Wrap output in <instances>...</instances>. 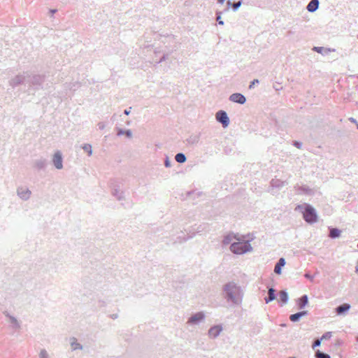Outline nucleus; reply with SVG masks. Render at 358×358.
Masks as SVG:
<instances>
[{"mask_svg": "<svg viewBox=\"0 0 358 358\" xmlns=\"http://www.w3.org/2000/svg\"><path fill=\"white\" fill-rule=\"evenodd\" d=\"M222 296L228 303L233 306H240L243 301V293L240 286L231 281L222 287Z\"/></svg>", "mask_w": 358, "mask_h": 358, "instance_id": "1", "label": "nucleus"}, {"mask_svg": "<svg viewBox=\"0 0 358 358\" xmlns=\"http://www.w3.org/2000/svg\"><path fill=\"white\" fill-rule=\"evenodd\" d=\"M295 210L303 214V220L308 224H314L318 220L316 210L308 203H305L303 204L297 205Z\"/></svg>", "mask_w": 358, "mask_h": 358, "instance_id": "2", "label": "nucleus"}, {"mask_svg": "<svg viewBox=\"0 0 358 358\" xmlns=\"http://www.w3.org/2000/svg\"><path fill=\"white\" fill-rule=\"evenodd\" d=\"M231 251L237 255H243L252 250V247L250 243V241L244 242H234L230 245Z\"/></svg>", "mask_w": 358, "mask_h": 358, "instance_id": "3", "label": "nucleus"}, {"mask_svg": "<svg viewBox=\"0 0 358 358\" xmlns=\"http://www.w3.org/2000/svg\"><path fill=\"white\" fill-rule=\"evenodd\" d=\"M30 77V74L28 72H24L22 74H19L10 79L9 81L10 85L15 87L19 85L27 83V78Z\"/></svg>", "mask_w": 358, "mask_h": 358, "instance_id": "4", "label": "nucleus"}, {"mask_svg": "<svg viewBox=\"0 0 358 358\" xmlns=\"http://www.w3.org/2000/svg\"><path fill=\"white\" fill-rule=\"evenodd\" d=\"M216 120L222 124L224 128L229 126L230 120L226 111L220 110L216 113Z\"/></svg>", "mask_w": 358, "mask_h": 358, "instance_id": "5", "label": "nucleus"}, {"mask_svg": "<svg viewBox=\"0 0 358 358\" xmlns=\"http://www.w3.org/2000/svg\"><path fill=\"white\" fill-rule=\"evenodd\" d=\"M284 185L285 182L283 180H271L268 192L274 195L277 194Z\"/></svg>", "mask_w": 358, "mask_h": 358, "instance_id": "6", "label": "nucleus"}, {"mask_svg": "<svg viewBox=\"0 0 358 358\" xmlns=\"http://www.w3.org/2000/svg\"><path fill=\"white\" fill-rule=\"evenodd\" d=\"M205 319V314L203 312H198L191 317L187 320V324L190 325H196L201 322Z\"/></svg>", "mask_w": 358, "mask_h": 358, "instance_id": "7", "label": "nucleus"}, {"mask_svg": "<svg viewBox=\"0 0 358 358\" xmlns=\"http://www.w3.org/2000/svg\"><path fill=\"white\" fill-rule=\"evenodd\" d=\"M17 196L24 201H27L30 198L31 192L25 186L18 187L17 189Z\"/></svg>", "mask_w": 358, "mask_h": 358, "instance_id": "8", "label": "nucleus"}, {"mask_svg": "<svg viewBox=\"0 0 358 358\" xmlns=\"http://www.w3.org/2000/svg\"><path fill=\"white\" fill-rule=\"evenodd\" d=\"M44 76L33 75L27 78V83L34 86L40 87L44 81Z\"/></svg>", "mask_w": 358, "mask_h": 358, "instance_id": "9", "label": "nucleus"}, {"mask_svg": "<svg viewBox=\"0 0 358 358\" xmlns=\"http://www.w3.org/2000/svg\"><path fill=\"white\" fill-rule=\"evenodd\" d=\"M111 193L117 200L122 201L124 199V194L122 188L119 185H114L111 189Z\"/></svg>", "mask_w": 358, "mask_h": 358, "instance_id": "10", "label": "nucleus"}, {"mask_svg": "<svg viewBox=\"0 0 358 358\" xmlns=\"http://www.w3.org/2000/svg\"><path fill=\"white\" fill-rule=\"evenodd\" d=\"M222 329L221 324L214 325L209 329L208 335L210 338H216L220 334Z\"/></svg>", "mask_w": 358, "mask_h": 358, "instance_id": "11", "label": "nucleus"}, {"mask_svg": "<svg viewBox=\"0 0 358 358\" xmlns=\"http://www.w3.org/2000/svg\"><path fill=\"white\" fill-rule=\"evenodd\" d=\"M229 101L239 104H244L246 102L245 96L241 93H234L230 95Z\"/></svg>", "mask_w": 358, "mask_h": 358, "instance_id": "12", "label": "nucleus"}, {"mask_svg": "<svg viewBox=\"0 0 358 358\" xmlns=\"http://www.w3.org/2000/svg\"><path fill=\"white\" fill-rule=\"evenodd\" d=\"M62 162V155L60 151H57L53 155L52 163L56 169H61L63 166Z\"/></svg>", "mask_w": 358, "mask_h": 358, "instance_id": "13", "label": "nucleus"}, {"mask_svg": "<svg viewBox=\"0 0 358 358\" xmlns=\"http://www.w3.org/2000/svg\"><path fill=\"white\" fill-rule=\"evenodd\" d=\"M350 305L349 303H343L336 308V313L338 315H345L346 313L349 311L350 309Z\"/></svg>", "mask_w": 358, "mask_h": 358, "instance_id": "14", "label": "nucleus"}, {"mask_svg": "<svg viewBox=\"0 0 358 358\" xmlns=\"http://www.w3.org/2000/svg\"><path fill=\"white\" fill-rule=\"evenodd\" d=\"M285 259L283 257L280 258L274 267L275 273L277 275H280L282 273V268L285 265Z\"/></svg>", "mask_w": 358, "mask_h": 358, "instance_id": "15", "label": "nucleus"}, {"mask_svg": "<svg viewBox=\"0 0 358 358\" xmlns=\"http://www.w3.org/2000/svg\"><path fill=\"white\" fill-rule=\"evenodd\" d=\"M297 191L299 194H303L309 196L313 195L315 193V190L313 189H311L306 185L298 187Z\"/></svg>", "mask_w": 358, "mask_h": 358, "instance_id": "16", "label": "nucleus"}, {"mask_svg": "<svg viewBox=\"0 0 358 358\" xmlns=\"http://www.w3.org/2000/svg\"><path fill=\"white\" fill-rule=\"evenodd\" d=\"M319 5H320L319 0H311L308 3V4L306 7V9L310 13H314L318 9Z\"/></svg>", "mask_w": 358, "mask_h": 358, "instance_id": "17", "label": "nucleus"}, {"mask_svg": "<svg viewBox=\"0 0 358 358\" xmlns=\"http://www.w3.org/2000/svg\"><path fill=\"white\" fill-rule=\"evenodd\" d=\"M308 303V295L303 294L296 301V305L299 309H303Z\"/></svg>", "mask_w": 358, "mask_h": 358, "instance_id": "18", "label": "nucleus"}, {"mask_svg": "<svg viewBox=\"0 0 358 358\" xmlns=\"http://www.w3.org/2000/svg\"><path fill=\"white\" fill-rule=\"evenodd\" d=\"M276 299L275 289L273 287H269L268 289V296L264 298L266 303H268Z\"/></svg>", "mask_w": 358, "mask_h": 358, "instance_id": "19", "label": "nucleus"}, {"mask_svg": "<svg viewBox=\"0 0 358 358\" xmlns=\"http://www.w3.org/2000/svg\"><path fill=\"white\" fill-rule=\"evenodd\" d=\"M329 236L332 239H335L341 236V231L338 228L329 227Z\"/></svg>", "mask_w": 358, "mask_h": 358, "instance_id": "20", "label": "nucleus"}, {"mask_svg": "<svg viewBox=\"0 0 358 358\" xmlns=\"http://www.w3.org/2000/svg\"><path fill=\"white\" fill-rule=\"evenodd\" d=\"M46 165L47 160L43 158H40L34 162V166L38 170L44 169Z\"/></svg>", "mask_w": 358, "mask_h": 358, "instance_id": "21", "label": "nucleus"}, {"mask_svg": "<svg viewBox=\"0 0 358 358\" xmlns=\"http://www.w3.org/2000/svg\"><path fill=\"white\" fill-rule=\"evenodd\" d=\"M241 4H242L241 0H240L237 2H234V3L231 2L230 1H228L227 3V8L225 9V10L226 11L228 10L229 8L230 7H231L232 9L234 10V11H236L241 7Z\"/></svg>", "mask_w": 358, "mask_h": 358, "instance_id": "22", "label": "nucleus"}, {"mask_svg": "<svg viewBox=\"0 0 358 358\" xmlns=\"http://www.w3.org/2000/svg\"><path fill=\"white\" fill-rule=\"evenodd\" d=\"M117 135L118 136L122 135H126L128 138H132V132L130 129H123L122 128L117 127Z\"/></svg>", "mask_w": 358, "mask_h": 358, "instance_id": "23", "label": "nucleus"}, {"mask_svg": "<svg viewBox=\"0 0 358 358\" xmlns=\"http://www.w3.org/2000/svg\"><path fill=\"white\" fill-rule=\"evenodd\" d=\"M313 50L315 52H317L320 54H328L330 52H334L335 49H331V48H324V47H313Z\"/></svg>", "mask_w": 358, "mask_h": 358, "instance_id": "24", "label": "nucleus"}, {"mask_svg": "<svg viewBox=\"0 0 358 358\" xmlns=\"http://www.w3.org/2000/svg\"><path fill=\"white\" fill-rule=\"evenodd\" d=\"M5 315L6 317H8L9 318L10 322L11 323L13 328L19 329L20 327V324L19 322L15 317L10 315L8 313H5Z\"/></svg>", "mask_w": 358, "mask_h": 358, "instance_id": "25", "label": "nucleus"}, {"mask_svg": "<svg viewBox=\"0 0 358 358\" xmlns=\"http://www.w3.org/2000/svg\"><path fill=\"white\" fill-rule=\"evenodd\" d=\"M71 346L73 350H83V346L78 343L77 339L75 337L71 338Z\"/></svg>", "mask_w": 358, "mask_h": 358, "instance_id": "26", "label": "nucleus"}, {"mask_svg": "<svg viewBox=\"0 0 358 358\" xmlns=\"http://www.w3.org/2000/svg\"><path fill=\"white\" fill-rule=\"evenodd\" d=\"M280 301L282 303L285 304L289 301V294L286 290H281L279 293Z\"/></svg>", "mask_w": 358, "mask_h": 358, "instance_id": "27", "label": "nucleus"}, {"mask_svg": "<svg viewBox=\"0 0 358 358\" xmlns=\"http://www.w3.org/2000/svg\"><path fill=\"white\" fill-rule=\"evenodd\" d=\"M187 142L189 145H196L199 141V135H191L188 138H187Z\"/></svg>", "mask_w": 358, "mask_h": 358, "instance_id": "28", "label": "nucleus"}, {"mask_svg": "<svg viewBox=\"0 0 358 358\" xmlns=\"http://www.w3.org/2000/svg\"><path fill=\"white\" fill-rule=\"evenodd\" d=\"M175 160L180 164H183L187 161V157L184 153L178 152L175 156Z\"/></svg>", "mask_w": 358, "mask_h": 358, "instance_id": "29", "label": "nucleus"}, {"mask_svg": "<svg viewBox=\"0 0 358 358\" xmlns=\"http://www.w3.org/2000/svg\"><path fill=\"white\" fill-rule=\"evenodd\" d=\"M301 318H302V317L299 315V312H297V313H294V314H292V315H290V316H289V320H290L292 322H299Z\"/></svg>", "mask_w": 358, "mask_h": 358, "instance_id": "30", "label": "nucleus"}, {"mask_svg": "<svg viewBox=\"0 0 358 358\" xmlns=\"http://www.w3.org/2000/svg\"><path fill=\"white\" fill-rule=\"evenodd\" d=\"M315 357L316 358H331L329 355H328L325 352H323L319 350L315 352Z\"/></svg>", "mask_w": 358, "mask_h": 358, "instance_id": "31", "label": "nucleus"}, {"mask_svg": "<svg viewBox=\"0 0 358 358\" xmlns=\"http://www.w3.org/2000/svg\"><path fill=\"white\" fill-rule=\"evenodd\" d=\"M83 149L88 154L89 156L92 155V148L90 144H84Z\"/></svg>", "mask_w": 358, "mask_h": 358, "instance_id": "32", "label": "nucleus"}, {"mask_svg": "<svg viewBox=\"0 0 358 358\" xmlns=\"http://www.w3.org/2000/svg\"><path fill=\"white\" fill-rule=\"evenodd\" d=\"M232 240V236L230 234L225 236L223 238L222 243L224 245H229Z\"/></svg>", "mask_w": 358, "mask_h": 358, "instance_id": "33", "label": "nucleus"}, {"mask_svg": "<svg viewBox=\"0 0 358 358\" xmlns=\"http://www.w3.org/2000/svg\"><path fill=\"white\" fill-rule=\"evenodd\" d=\"M322 339L321 338L320 339H316L314 341V342L313 343V345H312V348L313 349L317 348V347H320V345H321V342H322Z\"/></svg>", "mask_w": 358, "mask_h": 358, "instance_id": "34", "label": "nucleus"}, {"mask_svg": "<svg viewBox=\"0 0 358 358\" xmlns=\"http://www.w3.org/2000/svg\"><path fill=\"white\" fill-rule=\"evenodd\" d=\"M221 14H222L221 12H217L216 13V15H217L216 20H217V21L219 24L223 25L224 24V21L222 20V19H221Z\"/></svg>", "mask_w": 358, "mask_h": 358, "instance_id": "35", "label": "nucleus"}, {"mask_svg": "<svg viewBox=\"0 0 358 358\" xmlns=\"http://www.w3.org/2000/svg\"><path fill=\"white\" fill-rule=\"evenodd\" d=\"M331 337V332L328 331V332L324 333L322 335L321 339L322 340H327V339H329Z\"/></svg>", "mask_w": 358, "mask_h": 358, "instance_id": "36", "label": "nucleus"}, {"mask_svg": "<svg viewBox=\"0 0 358 358\" xmlns=\"http://www.w3.org/2000/svg\"><path fill=\"white\" fill-rule=\"evenodd\" d=\"M40 358H48V352L45 350H41L39 355Z\"/></svg>", "mask_w": 358, "mask_h": 358, "instance_id": "37", "label": "nucleus"}, {"mask_svg": "<svg viewBox=\"0 0 358 358\" xmlns=\"http://www.w3.org/2000/svg\"><path fill=\"white\" fill-rule=\"evenodd\" d=\"M164 166L166 167V168H169L171 166V161L169 158V157H166V159L164 160Z\"/></svg>", "mask_w": 358, "mask_h": 358, "instance_id": "38", "label": "nucleus"}, {"mask_svg": "<svg viewBox=\"0 0 358 358\" xmlns=\"http://www.w3.org/2000/svg\"><path fill=\"white\" fill-rule=\"evenodd\" d=\"M293 145H294L296 148H299V149H301V147H302V143H301V142H300V141H294Z\"/></svg>", "mask_w": 358, "mask_h": 358, "instance_id": "39", "label": "nucleus"}, {"mask_svg": "<svg viewBox=\"0 0 358 358\" xmlns=\"http://www.w3.org/2000/svg\"><path fill=\"white\" fill-rule=\"evenodd\" d=\"M259 83V80H258V79H255V80H253L250 83V85H249V88H250V89H252V88L254 87V85H255V84H257V83Z\"/></svg>", "mask_w": 358, "mask_h": 358, "instance_id": "40", "label": "nucleus"}, {"mask_svg": "<svg viewBox=\"0 0 358 358\" xmlns=\"http://www.w3.org/2000/svg\"><path fill=\"white\" fill-rule=\"evenodd\" d=\"M304 277L308 280H310V281H313V276L311 275L309 273H306L304 274Z\"/></svg>", "mask_w": 358, "mask_h": 358, "instance_id": "41", "label": "nucleus"}, {"mask_svg": "<svg viewBox=\"0 0 358 358\" xmlns=\"http://www.w3.org/2000/svg\"><path fill=\"white\" fill-rule=\"evenodd\" d=\"M299 315H300L302 317H304V316H306V315L308 314V311H307V310H301V311H299Z\"/></svg>", "mask_w": 358, "mask_h": 358, "instance_id": "42", "label": "nucleus"}, {"mask_svg": "<svg viewBox=\"0 0 358 358\" xmlns=\"http://www.w3.org/2000/svg\"><path fill=\"white\" fill-rule=\"evenodd\" d=\"M109 317L113 319V320H115L117 318H118L119 315L117 313H114V314H111L109 315Z\"/></svg>", "mask_w": 358, "mask_h": 358, "instance_id": "43", "label": "nucleus"}, {"mask_svg": "<svg viewBox=\"0 0 358 358\" xmlns=\"http://www.w3.org/2000/svg\"><path fill=\"white\" fill-rule=\"evenodd\" d=\"M98 127H99V129L102 130V129H103L105 128V127H106V126H105V124H104V123H103V122H99V123L98 124Z\"/></svg>", "mask_w": 358, "mask_h": 358, "instance_id": "44", "label": "nucleus"}, {"mask_svg": "<svg viewBox=\"0 0 358 358\" xmlns=\"http://www.w3.org/2000/svg\"><path fill=\"white\" fill-rule=\"evenodd\" d=\"M80 87V83H74L72 84V86L70 87L71 89H72L73 87Z\"/></svg>", "mask_w": 358, "mask_h": 358, "instance_id": "45", "label": "nucleus"}, {"mask_svg": "<svg viewBox=\"0 0 358 358\" xmlns=\"http://www.w3.org/2000/svg\"><path fill=\"white\" fill-rule=\"evenodd\" d=\"M131 107L129 108V109H125L124 111V113L126 115H129L130 114V110H131Z\"/></svg>", "mask_w": 358, "mask_h": 358, "instance_id": "46", "label": "nucleus"}, {"mask_svg": "<svg viewBox=\"0 0 358 358\" xmlns=\"http://www.w3.org/2000/svg\"><path fill=\"white\" fill-rule=\"evenodd\" d=\"M349 120L352 123L357 124L356 119H355L354 117H350Z\"/></svg>", "mask_w": 358, "mask_h": 358, "instance_id": "47", "label": "nucleus"}, {"mask_svg": "<svg viewBox=\"0 0 358 358\" xmlns=\"http://www.w3.org/2000/svg\"><path fill=\"white\" fill-rule=\"evenodd\" d=\"M195 193V191H188L187 192V196H189L190 195Z\"/></svg>", "mask_w": 358, "mask_h": 358, "instance_id": "48", "label": "nucleus"}, {"mask_svg": "<svg viewBox=\"0 0 358 358\" xmlns=\"http://www.w3.org/2000/svg\"><path fill=\"white\" fill-rule=\"evenodd\" d=\"M166 56L164 55H163V57L160 59V60H159V63H161V62H162L163 61H165V60H166Z\"/></svg>", "mask_w": 358, "mask_h": 358, "instance_id": "49", "label": "nucleus"}, {"mask_svg": "<svg viewBox=\"0 0 358 358\" xmlns=\"http://www.w3.org/2000/svg\"><path fill=\"white\" fill-rule=\"evenodd\" d=\"M225 0H217V3L222 4L224 2Z\"/></svg>", "mask_w": 358, "mask_h": 358, "instance_id": "50", "label": "nucleus"}, {"mask_svg": "<svg viewBox=\"0 0 358 358\" xmlns=\"http://www.w3.org/2000/svg\"><path fill=\"white\" fill-rule=\"evenodd\" d=\"M50 12H51L52 13H56V12H57V10H56V9H52V10H50Z\"/></svg>", "mask_w": 358, "mask_h": 358, "instance_id": "51", "label": "nucleus"}, {"mask_svg": "<svg viewBox=\"0 0 358 358\" xmlns=\"http://www.w3.org/2000/svg\"><path fill=\"white\" fill-rule=\"evenodd\" d=\"M202 193L201 192H196L197 196H200Z\"/></svg>", "mask_w": 358, "mask_h": 358, "instance_id": "52", "label": "nucleus"}, {"mask_svg": "<svg viewBox=\"0 0 358 358\" xmlns=\"http://www.w3.org/2000/svg\"><path fill=\"white\" fill-rule=\"evenodd\" d=\"M355 272H356V273H358V266H356V268H355Z\"/></svg>", "mask_w": 358, "mask_h": 358, "instance_id": "53", "label": "nucleus"}, {"mask_svg": "<svg viewBox=\"0 0 358 358\" xmlns=\"http://www.w3.org/2000/svg\"><path fill=\"white\" fill-rule=\"evenodd\" d=\"M281 326L282 327H286V324H282Z\"/></svg>", "mask_w": 358, "mask_h": 358, "instance_id": "54", "label": "nucleus"}, {"mask_svg": "<svg viewBox=\"0 0 358 358\" xmlns=\"http://www.w3.org/2000/svg\"><path fill=\"white\" fill-rule=\"evenodd\" d=\"M275 90H278V86H276V87H275Z\"/></svg>", "mask_w": 358, "mask_h": 358, "instance_id": "55", "label": "nucleus"}, {"mask_svg": "<svg viewBox=\"0 0 358 358\" xmlns=\"http://www.w3.org/2000/svg\"><path fill=\"white\" fill-rule=\"evenodd\" d=\"M275 90H278V86H276V87H275Z\"/></svg>", "mask_w": 358, "mask_h": 358, "instance_id": "56", "label": "nucleus"}, {"mask_svg": "<svg viewBox=\"0 0 358 358\" xmlns=\"http://www.w3.org/2000/svg\"><path fill=\"white\" fill-rule=\"evenodd\" d=\"M234 238H236V239H237L238 241H239V239L236 238V236H234Z\"/></svg>", "mask_w": 358, "mask_h": 358, "instance_id": "57", "label": "nucleus"}, {"mask_svg": "<svg viewBox=\"0 0 358 358\" xmlns=\"http://www.w3.org/2000/svg\"><path fill=\"white\" fill-rule=\"evenodd\" d=\"M288 358H296L295 357H289Z\"/></svg>", "mask_w": 358, "mask_h": 358, "instance_id": "58", "label": "nucleus"}, {"mask_svg": "<svg viewBox=\"0 0 358 358\" xmlns=\"http://www.w3.org/2000/svg\"><path fill=\"white\" fill-rule=\"evenodd\" d=\"M357 129H358V123L357 124Z\"/></svg>", "mask_w": 358, "mask_h": 358, "instance_id": "59", "label": "nucleus"}, {"mask_svg": "<svg viewBox=\"0 0 358 358\" xmlns=\"http://www.w3.org/2000/svg\"><path fill=\"white\" fill-rule=\"evenodd\" d=\"M357 248H358V243H357Z\"/></svg>", "mask_w": 358, "mask_h": 358, "instance_id": "60", "label": "nucleus"}, {"mask_svg": "<svg viewBox=\"0 0 358 358\" xmlns=\"http://www.w3.org/2000/svg\"><path fill=\"white\" fill-rule=\"evenodd\" d=\"M357 341H358V339H357Z\"/></svg>", "mask_w": 358, "mask_h": 358, "instance_id": "61", "label": "nucleus"}]
</instances>
